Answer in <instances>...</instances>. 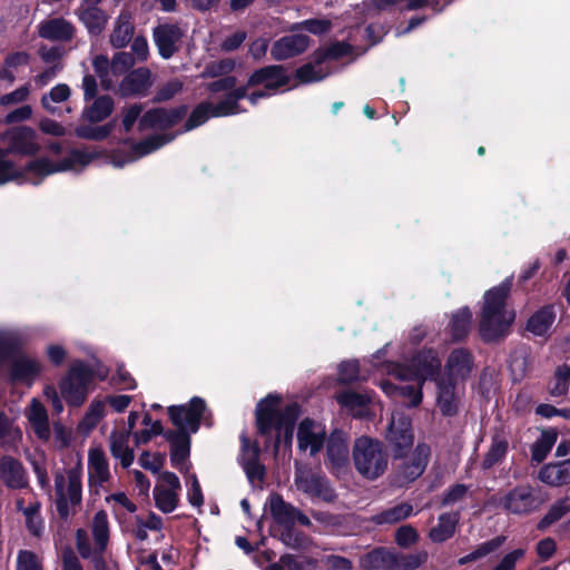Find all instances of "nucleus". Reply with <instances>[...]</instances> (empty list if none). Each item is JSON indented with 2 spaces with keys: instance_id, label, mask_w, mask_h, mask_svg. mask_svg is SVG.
I'll return each mask as SVG.
<instances>
[{
  "instance_id": "obj_2",
  "label": "nucleus",
  "mask_w": 570,
  "mask_h": 570,
  "mask_svg": "<svg viewBox=\"0 0 570 570\" xmlns=\"http://www.w3.org/2000/svg\"><path fill=\"white\" fill-rule=\"evenodd\" d=\"M299 410L297 404L283 405L278 396L268 395L262 400L256 410L257 428L261 434L272 438L275 432V452L283 441L291 446L293 440V426L297 420Z\"/></svg>"
},
{
  "instance_id": "obj_46",
  "label": "nucleus",
  "mask_w": 570,
  "mask_h": 570,
  "mask_svg": "<svg viewBox=\"0 0 570 570\" xmlns=\"http://www.w3.org/2000/svg\"><path fill=\"white\" fill-rule=\"evenodd\" d=\"M508 451V442L500 438H494L492 440L491 446L487 452L483 461L482 468L488 470L498 464L503 460Z\"/></svg>"
},
{
  "instance_id": "obj_52",
  "label": "nucleus",
  "mask_w": 570,
  "mask_h": 570,
  "mask_svg": "<svg viewBox=\"0 0 570 570\" xmlns=\"http://www.w3.org/2000/svg\"><path fill=\"white\" fill-rule=\"evenodd\" d=\"M365 377L366 375L361 372L360 364L356 360L342 362L338 366V379L344 383L364 380Z\"/></svg>"
},
{
  "instance_id": "obj_14",
  "label": "nucleus",
  "mask_w": 570,
  "mask_h": 570,
  "mask_svg": "<svg viewBox=\"0 0 570 570\" xmlns=\"http://www.w3.org/2000/svg\"><path fill=\"white\" fill-rule=\"evenodd\" d=\"M326 436L325 426L311 419L303 420L297 429V445L301 451L315 455L322 449Z\"/></svg>"
},
{
  "instance_id": "obj_32",
  "label": "nucleus",
  "mask_w": 570,
  "mask_h": 570,
  "mask_svg": "<svg viewBox=\"0 0 570 570\" xmlns=\"http://www.w3.org/2000/svg\"><path fill=\"white\" fill-rule=\"evenodd\" d=\"M538 478L541 482L551 487L570 483V460L543 465Z\"/></svg>"
},
{
  "instance_id": "obj_25",
  "label": "nucleus",
  "mask_w": 570,
  "mask_h": 570,
  "mask_svg": "<svg viewBox=\"0 0 570 570\" xmlns=\"http://www.w3.org/2000/svg\"><path fill=\"white\" fill-rule=\"evenodd\" d=\"M472 368L470 353L464 350L453 351L446 362L445 372L441 377L445 380L460 382L465 380Z\"/></svg>"
},
{
  "instance_id": "obj_40",
  "label": "nucleus",
  "mask_w": 570,
  "mask_h": 570,
  "mask_svg": "<svg viewBox=\"0 0 570 570\" xmlns=\"http://www.w3.org/2000/svg\"><path fill=\"white\" fill-rule=\"evenodd\" d=\"M556 315L552 307L547 306L534 313L528 321V330L534 335H544L553 324Z\"/></svg>"
},
{
  "instance_id": "obj_27",
  "label": "nucleus",
  "mask_w": 570,
  "mask_h": 570,
  "mask_svg": "<svg viewBox=\"0 0 570 570\" xmlns=\"http://www.w3.org/2000/svg\"><path fill=\"white\" fill-rule=\"evenodd\" d=\"M0 478L10 489H21L28 484L22 464L11 456H3L0 460Z\"/></svg>"
},
{
  "instance_id": "obj_61",
  "label": "nucleus",
  "mask_w": 570,
  "mask_h": 570,
  "mask_svg": "<svg viewBox=\"0 0 570 570\" xmlns=\"http://www.w3.org/2000/svg\"><path fill=\"white\" fill-rule=\"evenodd\" d=\"M468 494V487L455 484L443 493L441 504L443 507L453 505L461 502Z\"/></svg>"
},
{
  "instance_id": "obj_41",
  "label": "nucleus",
  "mask_w": 570,
  "mask_h": 570,
  "mask_svg": "<svg viewBox=\"0 0 570 570\" xmlns=\"http://www.w3.org/2000/svg\"><path fill=\"white\" fill-rule=\"evenodd\" d=\"M171 139H173V137H170V136L156 135V136H151V137L145 139L144 141L139 142V144H136L132 147L131 156L128 159V161H134L140 157H144V156L157 150L165 144L169 142Z\"/></svg>"
},
{
  "instance_id": "obj_60",
  "label": "nucleus",
  "mask_w": 570,
  "mask_h": 570,
  "mask_svg": "<svg viewBox=\"0 0 570 570\" xmlns=\"http://www.w3.org/2000/svg\"><path fill=\"white\" fill-rule=\"evenodd\" d=\"M112 130V124H107L96 128L80 127L76 134L80 138L101 140L105 139Z\"/></svg>"
},
{
  "instance_id": "obj_21",
  "label": "nucleus",
  "mask_w": 570,
  "mask_h": 570,
  "mask_svg": "<svg viewBox=\"0 0 570 570\" xmlns=\"http://www.w3.org/2000/svg\"><path fill=\"white\" fill-rule=\"evenodd\" d=\"M70 97V87L67 83H58L42 96L41 106L51 115L62 116L63 112L72 111Z\"/></svg>"
},
{
  "instance_id": "obj_58",
  "label": "nucleus",
  "mask_w": 570,
  "mask_h": 570,
  "mask_svg": "<svg viewBox=\"0 0 570 570\" xmlns=\"http://www.w3.org/2000/svg\"><path fill=\"white\" fill-rule=\"evenodd\" d=\"M22 438L21 430L13 425L3 414H0V439H3L7 443L16 444Z\"/></svg>"
},
{
  "instance_id": "obj_47",
  "label": "nucleus",
  "mask_w": 570,
  "mask_h": 570,
  "mask_svg": "<svg viewBox=\"0 0 570 570\" xmlns=\"http://www.w3.org/2000/svg\"><path fill=\"white\" fill-rule=\"evenodd\" d=\"M393 560L394 557L390 552L376 549L362 557L361 564L367 569L384 568L393 563Z\"/></svg>"
},
{
  "instance_id": "obj_16",
  "label": "nucleus",
  "mask_w": 570,
  "mask_h": 570,
  "mask_svg": "<svg viewBox=\"0 0 570 570\" xmlns=\"http://www.w3.org/2000/svg\"><path fill=\"white\" fill-rule=\"evenodd\" d=\"M294 482L298 490L309 495L322 497L325 500H330L332 498V493L327 487L325 478L314 475L308 468L298 463H296Z\"/></svg>"
},
{
  "instance_id": "obj_8",
  "label": "nucleus",
  "mask_w": 570,
  "mask_h": 570,
  "mask_svg": "<svg viewBox=\"0 0 570 570\" xmlns=\"http://www.w3.org/2000/svg\"><path fill=\"white\" fill-rule=\"evenodd\" d=\"M95 376L92 370L82 362H73L67 375L61 380V396L71 406H79L88 394V386Z\"/></svg>"
},
{
  "instance_id": "obj_15",
  "label": "nucleus",
  "mask_w": 570,
  "mask_h": 570,
  "mask_svg": "<svg viewBox=\"0 0 570 570\" xmlns=\"http://www.w3.org/2000/svg\"><path fill=\"white\" fill-rule=\"evenodd\" d=\"M386 439L394 449L396 456L413 444L411 422L403 413L394 412L386 433Z\"/></svg>"
},
{
  "instance_id": "obj_7",
  "label": "nucleus",
  "mask_w": 570,
  "mask_h": 570,
  "mask_svg": "<svg viewBox=\"0 0 570 570\" xmlns=\"http://www.w3.org/2000/svg\"><path fill=\"white\" fill-rule=\"evenodd\" d=\"M92 159V156L80 150L71 151L62 161L53 164L47 158H38L31 161L24 170L27 178L38 184L43 177L67 170H80L87 166Z\"/></svg>"
},
{
  "instance_id": "obj_9",
  "label": "nucleus",
  "mask_w": 570,
  "mask_h": 570,
  "mask_svg": "<svg viewBox=\"0 0 570 570\" xmlns=\"http://www.w3.org/2000/svg\"><path fill=\"white\" fill-rule=\"evenodd\" d=\"M246 95V88H237L217 105L212 102L199 104L190 114L185 125V130L188 131L203 125L210 117H225L240 112L242 110L237 102L239 99L245 98Z\"/></svg>"
},
{
  "instance_id": "obj_31",
  "label": "nucleus",
  "mask_w": 570,
  "mask_h": 570,
  "mask_svg": "<svg viewBox=\"0 0 570 570\" xmlns=\"http://www.w3.org/2000/svg\"><path fill=\"white\" fill-rule=\"evenodd\" d=\"M128 432L114 431L109 436V449L111 455L120 461L122 468H129L135 459L134 451L129 448Z\"/></svg>"
},
{
  "instance_id": "obj_13",
  "label": "nucleus",
  "mask_w": 570,
  "mask_h": 570,
  "mask_svg": "<svg viewBox=\"0 0 570 570\" xmlns=\"http://www.w3.org/2000/svg\"><path fill=\"white\" fill-rule=\"evenodd\" d=\"M180 481L173 472H163L154 488L155 505L164 513L173 512L179 502Z\"/></svg>"
},
{
  "instance_id": "obj_11",
  "label": "nucleus",
  "mask_w": 570,
  "mask_h": 570,
  "mask_svg": "<svg viewBox=\"0 0 570 570\" xmlns=\"http://www.w3.org/2000/svg\"><path fill=\"white\" fill-rule=\"evenodd\" d=\"M326 468L341 478L350 472V451L345 433L334 431L326 443Z\"/></svg>"
},
{
  "instance_id": "obj_24",
  "label": "nucleus",
  "mask_w": 570,
  "mask_h": 570,
  "mask_svg": "<svg viewBox=\"0 0 570 570\" xmlns=\"http://www.w3.org/2000/svg\"><path fill=\"white\" fill-rule=\"evenodd\" d=\"M309 39L304 35L285 36L273 45L271 55L275 60H285L304 52Z\"/></svg>"
},
{
  "instance_id": "obj_5",
  "label": "nucleus",
  "mask_w": 570,
  "mask_h": 570,
  "mask_svg": "<svg viewBox=\"0 0 570 570\" xmlns=\"http://www.w3.org/2000/svg\"><path fill=\"white\" fill-rule=\"evenodd\" d=\"M265 511L269 513L274 525L283 529L281 532V540L288 547L302 548L305 544V539L292 531L295 522L303 525H308L309 520L299 510L292 504L284 501L282 495L273 493L269 495L265 503Z\"/></svg>"
},
{
  "instance_id": "obj_64",
  "label": "nucleus",
  "mask_w": 570,
  "mask_h": 570,
  "mask_svg": "<svg viewBox=\"0 0 570 570\" xmlns=\"http://www.w3.org/2000/svg\"><path fill=\"white\" fill-rule=\"evenodd\" d=\"M568 512H570V503H569V501L568 500L559 501L554 505L551 507L549 512L543 518L542 523L551 524L554 521H557L560 518H562Z\"/></svg>"
},
{
  "instance_id": "obj_19",
  "label": "nucleus",
  "mask_w": 570,
  "mask_h": 570,
  "mask_svg": "<svg viewBox=\"0 0 570 570\" xmlns=\"http://www.w3.org/2000/svg\"><path fill=\"white\" fill-rule=\"evenodd\" d=\"M186 108L177 109H154L147 111L139 121V128L146 129H165L178 124L185 116Z\"/></svg>"
},
{
  "instance_id": "obj_12",
  "label": "nucleus",
  "mask_w": 570,
  "mask_h": 570,
  "mask_svg": "<svg viewBox=\"0 0 570 570\" xmlns=\"http://www.w3.org/2000/svg\"><path fill=\"white\" fill-rule=\"evenodd\" d=\"M287 76L279 66H269L254 72L248 80V86L262 85L264 90H258L248 96L252 104H256L258 99L273 95L277 88L287 85Z\"/></svg>"
},
{
  "instance_id": "obj_48",
  "label": "nucleus",
  "mask_w": 570,
  "mask_h": 570,
  "mask_svg": "<svg viewBox=\"0 0 570 570\" xmlns=\"http://www.w3.org/2000/svg\"><path fill=\"white\" fill-rule=\"evenodd\" d=\"M556 442V434L550 432H544L541 434L540 439L532 445V460L535 462L543 461L548 453L551 451L553 444Z\"/></svg>"
},
{
  "instance_id": "obj_33",
  "label": "nucleus",
  "mask_w": 570,
  "mask_h": 570,
  "mask_svg": "<svg viewBox=\"0 0 570 570\" xmlns=\"http://www.w3.org/2000/svg\"><path fill=\"white\" fill-rule=\"evenodd\" d=\"M459 520L460 517L456 512L442 513L438 518L436 524L429 531L428 535L430 540L435 543H441L452 538L455 533Z\"/></svg>"
},
{
  "instance_id": "obj_34",
  "label": "nucleus",
  "mask_w": 570,
  "mask_h": 570,
  "mask_svg": "<svg viewBox=\"0 0 570 570\" xmlns=\"http://www.w3.org/2000/svg\"><path fill=\"white\" fill-rule=\"evenodd\" d=\"M26 415L39 439L47 440L50 435L48 414L45 406L36 399H32Z\"/></svg>"
},
{
  "instance_id": "obj_29",
  "label": "nucleus",
  "mask_w": 570,
  "mask_h": 570,
  "mask_svg": "<svg viewBox=\"0 0 570 570\" xmlns=\"http://www.w3.org/2000/svg\"><path fill=\"white\" fill-rule=\"evenodd\" d=\"M132 13L128 9H122L115 20L114 29L109 41L115 48H124L130 41L134 35Z\"/></svg>"
},
{
  "instance_id": "obj_36",
  "label": "nucleus",
  "mask_w": 570,
  "mask_h": 570,
  "mask_svg": "<svg viewBox=\"0 0 570 570\" xmlns=\"http://www.w3.org/2000/svg\"><path fill=\"white\" fill-rule=\"evenodd\" d=\"M151 73L147 68H138L130 72L121 82V90L126 95L141 94L150 86Z\"/></svg>"
},
{
  "instance_id": "obj_23",
  "label": "nucleus",
  "mask_w": 570,
  "mask_h": 570,
  "mask_svg": "<svg viewBox=\"0 0 570 570\" xmlns=\"http://www.w3.org/2000/svg\"><path fill=\"white\" fill-rule=\"evenodd\" d=\"M181 37L183 32L176 24H161L154 30L159 55L165 59L170 58L178 50Z\"/></svg>"
},
{
  "instance_id": "obj_22",
  "label": "nucleus",
  "mask_w": 570,
  "mask_h": 570,
  "mask_svg": "<svg viewBox=\"0 0 570 570\" xmlns=\"http://www.w3.org/2000/svg\"><path fill=\"white\" fill-rule=\"evenodd\" d=\"M504 507L512 513L523 514L535 510L538 502L531 487L520 485L505 495Z\"/></svg>"
},
{
  "instance_id": "obj_54",
  "label": "nucleus",
  "mask_w": 570,
  "mask_h": 570,
  "mask_svg": "<svg viewBox=\"0 0 570 570\" xmlns=\"http://www.w3.org/2000/svg\"><path fill=\"white\" fill-rule=\"evenodd\" d=\"M428 560V553L420 551L394 558L393 564L400 570H414Z\"/></svg>"
},
{
  "instance_id": "obj_57",
  "label": "nucleus",
  "mask_w": 570,
  "mask_h": 570,
  "mask_svg": "<svg viewBox=\"0 0 570 570\" xmlns=\"http://www.w3.org/2000/svg\"><path fill=\"white\" fill-rule=\"evenodd\" d=\"M328 71L324 70L320 62L316 65L307 63L299 68L296 72L297 78L302 82H313L322 80L327 76Z\"/></svg>"
},
{
  "instance_id": "obj_53",
  "label": "nucleus",
  "mask_w": 570,
  "mask_h": 570,
  "mask_svg": "<svg viewBox=\"0 0 570 570\" xmlns=\"http://www.w3.org/2000/svg\"><path fill=\"white\" fill-rule=\"evenodd\" d=\"M570 384V368L566 365L558 367L553 382L550 386V393L554 396L564 395Z\"/></svg>"
},
{
  "instance_id": "obj_44",
  "label": "nucleus",
  "mask_w": 570,
  "mask_h": 570,
  "mask_svg": "<svg viewBox=\"0 0 570 570\" xmlns=\"http://www.w3.org/2000/svg\"><path fill=\"white\" fill-rule=\"evenodd\" d=\"M472 314L469 308H460L453 314L450 330L455 340H460L466 335L470 330Z\"/></svg>"
},
{
  "instance_id": "obj_42",
  "label": "nucleus",
  "mask_w": 570,
  "mask_h": 570,
  "mask_svg": "<svg viewBox=\"0 0 570 570\" xmlns=\"http://www.w3.org/2000/svg\"><path fill=\"white\" fill-rule=\"evenodd\" d=\"M412 511L411 504L400 503L376 514L373 519L379 524H393L409 518Z\"/></svg>"
},
{
  "instance_id": "obj_38",
  "label": "nucleus",
  "mask_w": 570,
  "mask_h": 570,
  "mask_svg": "<svg viewBox=\"0 0 570 570\" xmlns=\"http://www.w3.org/2000/svg\"><path fill=\"white\" fill-rule=\"evenodd\" d=\"M76 547L79 554L83 559H90L94 563L95 570H105L106 564L102 558L104 552H98L97 549L91 548L86 530L79 529L76 532Z\"/></svg>"
},
{
  "instance_id": "obj_4",
  "label": "nucleus",
  "mask_w": 570,
  "mask_h": 570,
  "mask_svg": "<svg viewBox=\"0 0 570 570\" xmlns=\"http://www.w3.org/2000/svg\"><path fill=\"white\" fill-rule=\"evenodd\" d=\"M82 463L76 454L71 464L55 476L56 507L59 515L67 519L80 504L82 498Z\"/></svg>"
},
{
  "instance_id": "obj_17",
  "label": "nucleus",
  "mask_w": 570,
  "mask_h": 570,
  "mask_svg": "<svg viewBox=\"0 0 570 570\" xmlns=\"http://www.w3.org/2000/svg\"><path fill=\"white\" fill-rule=\"evenodd\" d=\"M4 139L9 146L8 153L32 155L40 149L36 131L29 127L13 128L6 132Z\"/></svg>"
},
{
  "instance_id": "obj_10",
  "label": "nucleus",
  "mask_w": 570,
  "mask_h": 570,
  "mask_svg": "<svg viewBox=\"0 0 570 570\" xmlns=\"http://www.w3.org/2000/svg\"><path fill=\"white\" fill-rule=\"evenodd\" d=\"M205 410V401L200 397H193L188 404L169 406L168 414L179 433L188 435L198 431Z\"/></svg>"
},
{
  "instance_id": "obj_28",
  "label": "nucleus",
  "mask_w": 570,
  "mask_h": 570,
  "mask_svg": "<svg viewBox=\"0 0 570 570\" xmlns=\"http://www.w3.org/2000/svg\"><path fill=\"white\" fill-rule=\"evenodd\" d=\"M40 37L56 41H67L73 37V26L62 18H49L38 26Z\"/></svg>"
},
{
  "instance_id": "obj_43",
  "label": "nucleus",
  "mask_w": 570,
  "mask_h": 570,
  "mask_svg": "<svg viewBox=\"0 0 570 570\" xmlns=\"http://www.w3.org/2000/svg\"><path fill=\"white\" fill-rule=\"evenodd\" d=\"M338 403L346 407L352 415L361 416L365 412L368 397L354 392H344L337 396Z\"/></svg>"
},
{
  "instance_id": "obj_62",
  "label": "nucleus",
  "mask_w": 570,
  "mask_h": 570,
  "mask_svg": "<svg viewBox=\"0 0 570 570\" xmlns=\"http://www.w3.org/2000/svg\"><path fill=\"white\" fill-rule=\"evenodd\" d=\"M17 570H42L39 558L31 551H20Z\"/></svg>"
},
{
  "instance_id": "obj_35",
  "label": "nucleus",
  "mask_w": 570,
  "mask_h": 570,
  "mask_svg": "<svg viewBox=\"0 0 570 570\" xmlns=\"http://www.w3.org/2000/svg\"><path fill=\"white\" fill-rule=\"evenodd\" d=\"M91 534L94 538V546L98 552H105L109 541V521L105 511H98L91 521Z\"/></svg>"
},
{
  "instance_id": "obj_50",
  "label": "nucleus",
  "mask_w": 570,
  "mask_h": 570,
  "mask_svg": "<svg viewBox=\"0 0 570 570\" xmlns=\"http://www.w3.org/2000/svg\"><path fill=\"white\" fill-rule=\"evenodd\" d=\"M7 156L8 151L0 149V185L17 180L23 175Z\"/></svg>"
},
{
  "instance_id": "obj_45",
  "label": "nucleus",
  "mask_w": 570,
  "mask_h": 570,
  "mask_svg": "<svg viewBox=\"0 0 570 570\" xmlns=\"http://www.w3.org/2000/svg\"><path fill=\"white\" fill-rule=\"evenodd\" d=\"M18 509L21 510L26 517V523L29 529V531L33 535H41L43 531V521L41 517L39 515V504L38 503H31L29 507L23 508L22 501L19 500L17 502Z\"/></svg>"
},
{
  "instance_id": "obj_6",
  "label": "nucleus",
  "mask_w": 570,
  "mask_h": 570,
  "mask_svg": "<svg viewBox=\"0 0 570 570\" xmlns=\"http://www.w3.org/2000/svg\"><path fill=\"white\" fill-rule=\"evenodd\" d=\"M353 461L362 476L375 480L386 471L389 455L379 440L361 436L353 445Z\"/></svg>"
},
{
  "instance_id": "obj_3",
  "label": "nucleus",
  "mask_w": 570,
  "mask_h": 570,
  "mask_svg": "<svg viewBox=\"0 0 570 570\" xmlns=\"http://www.w3.org/2000/svg\"><path fill=\"white\" fill-rule=\"evenodd\" d=\"M511 286L512 277H509L484 294L480 332L485 341H494L504 336L514 321V312L505 306Z\"/></svg>"
},
{
  "instance_id": "obj_59",
  "label": "nucleus",
  "mask_w": 570,
  "mask_h": 570,
  "mask_svg": "<svg viewBox=\"0 0 570 570\" xmlns=\"http://www.w3.org/2000/svg\"><path fill=\"white\" fill-rule=\"evenodd\" d=\"M139 464L153 473H158L164 465L165 456L160 453L144 451L139 456Z\"/></svg>"
},
{
  "instance_id": "obj_20",
  "label": "nucleus",
  "mask_w": 570,
  "mask_h": 570,
  "mask_svg": "<svg viewBox=\"0 0 570 570\" xmlns=\"http://www.w3.org/2000/svg\"><path fill=\"white\" fill-rule=\"evenodd\" d=\"M430 449L425 444H419L411 459L404 462L397 470V482L400 484L416 480L425 470Z\"/></svg>"
},
{
  "instance_id": "obj_51",
  "label": "nucleus",
  "mask_w": 570,
  "mask_h": 570,
  "mask_svg": "<svg viewBox=\"0 0 570 570\" xmlns=\"http://www.w3.org/2000/svg\"><path fill=\"white\" fill-rule=\"evenodd\" d=\"M503 540H504L503 538L499 537V538L492 539L490 541L483 542L474 551H472L468 556L462 557L459 560V563L465 564L468 562H472V561H475L478 559L485 557L490 552L498 549L503 543Z\"/></svg>"
},
{
  "instance_id": "obj_49",
  "label": "nucleus",
  "mask_w": 570,
  "mask_h": 570,
  "mask_svg": "<svg viewBox=\"0 0 570 570\" xmlns=\"http://www.w3.org/2000/svg\"><path fill=\"white\" fill-rule=\"evenodd\" d=\"M92 66L100 78L101 86L106 89H109L114 85V76L110 72L111 62L108 60L106 56H96L92 60Z\"/></svg>"
},
{
  "instance_id": "obj_18",
  "label": "nucleus",
  "mask_w": 570,
  "mask_h": 570,
  "mask_svg": "<svg viewBox=\"0 0 570 570\" xmlns=\"http://www.w3.org/2000/svg\"><path fill=\"white\" fill-rule=\"evenodd\" d=\"M111 478L109 461L100 446L88 450V482L90 488L102 487Z\"/></svg>"
},
{
  "instance_id": "obj_26",
  "label": "nucleus",
  "mask_w": 570,
  "mask_h": 570,
  "mask_svg": "<svg viewBox=\"0 0 570 570\" xmlns=\"http://www.w3.org/2000/svg\"><path fill=\"white\" fill-rule=\"evenodd\" d=\"M42 371L39 360L28 355H17L11 364V377L13 381L30 384Z\"/></svg>"
},
{
  "instance_id": "obj_56",
  "label": "nucleus",
  "mask_w": 570,
  "mask_h": 570,
  "mask_svg": "<svg viewBox=\"0 0 570 570\" xmlns=\"http://www.w3.org/2000/svg\"><path fill=\"white\" fill-rule=\"evenodd\" d=\"M189 454V441L187 434L178 433L171 450L170 460L173 465L179 466Z\"/></svg>"
},
{
  "instance_id": "obj_55",
  "label": "nucleus",
  "mask_w": 570,
  "mask_h": 570,
  "mask_svg": "<svg viewBox=\"0 0 570 570\" xmlns=\"http://www.w3.org/2000/svg\"><path fill=\"white\" fill-rule=\"evenodd\" d=\"M135 63V59L129 52H118L114 56L110 72L114 76V81L125 72H127Z\"/></svg>"
},
{
  "instance_id": "obj_1",
  "label": "nucleus",
  "mask_w": 570,
  "mask_h": 570,
  "mask_svg": "<svg viewBox=\"0 0 570 570\" xmlns=\"http://www.w3.org/2000/svg\"><path fill=\"white\" fill-rule=\"evenodd\" d=\"M441 360L433 351L419 353L409 366L400 364H389L387 373L401 381H415L416 387H397L390 382H382V390L391 396L400 394L409 399V405L416 406L422 401L421 386L426 380H435L438 384L436 404L443 415H454L460 406L462 391L459 382L439 377Z\"/></svg>"
},
{
  "instance_id": "obj_63",
  "label": "nucleus",
  "mask_w": 570,
  "mask_h": 570,
  "mask_svg": "<svg viewBox=\"0 0 570 570\" xmlns=\"http://www.w3.org/2000/svg\"><path fill=\"white\" fill-rule=\"evenodd\" d=\"M187 485H188L187 498H188L189 503L197 508L202 507L204 503V497H203V492H202L199 482L195 474L189 475V478L187 480Z\"/></svg>"
},
{
  "instance_id": "obj_37",
  "label": "nucleus",
  "mask_w": 570,
  "mask_h": 570,
  "mask_svg": "<svg viewBox=\"0 0 570 570\" xmlns=\"http://www.w3.org/2000/svg\"><path fill=\"white\" fill-rule=\"evenodd\" d=\"M78 17L94 36L100 35L108 21L107 14L98 7L79 8Z\"/></svg>"
},
{
  "instance_id": "obj_39",
  "label": "nucleus",
  "mask_w": 570,
  "mask_h": 570,
  "mask_svg": "<svg viewBox=\"0 0 570 570\" xmlns=\"http://www.w3.org/2000/svg\"><path fill=\"white\" fill-rule=\"evenodd\" d=\"M112 109V99L109 96H101L85 108L82 117L90 122H99L106 119L111 114Z\"/></svg>"
},
{
  "instance_id": "obj_30",
  "label": "nucleus",
  "mask_w": 570,
  "mask_h": 570,
  "mask_svg": "<svg viewBox=\"0 0 570 570\" xmlns=\"http://www.w3.org/2000/svg\"><path fill=\"white\" fill-rule=\"evenodd\" d=\"M259 450L256 445H250L243 438L242 464L246 475L252 484L261 483L264 478V466L258 462Z\"/></svg>"
}]
</instances>
